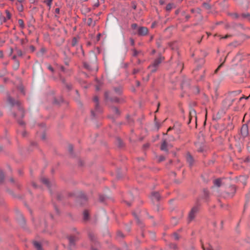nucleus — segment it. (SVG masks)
Masks as SVG:
<instances>
[{
  "instance_id": "nucleus-1",
  "label": "nucleus",
  "mask_w": 250,
  "mask_h": 250,
  "mask_svg": "<svg viewBox=\"0 0 250 250\" xmlns=\"http://www.w3.org/2000/svg\"><path fill=\"white\" fill-rule=\"evenodd\" d=\"M9 103L12 105H16L19 110V114L21 117L24 116V112L22 110V107L20 106V103L18 100H15L11 97H9L8 99Z\"/></svg>"
},
{
  "instance_id": "nucleus-2",
  "label": "nucleus",
  "mask_w": 250,
  "mask_h": 250,
  "mask_svg": "<svg viewBox=\"0 0 250 250\" xmlns=\"http://www.w3.org/2000/svg\"><path fill=\"white\" fill-rule=\"evenodd\" d=\"M164 60V58L163 57L160 56L158 58L156 59L152 64V65H149L148 68L151 69V72L154 73L156 72L157 69V68L159 64L162 62Z\"/></svg>"
},
{
  "instance_id": "nucleus-3",
  "label": "nucleus",
  "mask_w": 250,
  "mask_h": 250,
  "mask_svg": "<svg viewBox=\"0 0 250 250\" xmlns=\"http://www.w3.org/2000/svg\"><path fill=\"white\" fill-rule=\"evenodd\" d=\"M92 57L94 59V62L90 64L87 62H84L83 63L84 67L89 70H92L93 69H95L97 70V65L96 63L97 57L96 55L93 53L92 54Z\"/></svg>"
},
{
  "instance_id": "nucleus-4",
  "label": "nucleus",
  "mask_w": 250,
  "mask_h": 250,
  "mask_svg": "<svg viewBox=\"0 0 250 250\" xmlns=\"http://www.w3.org/2000/svg\"><path fill=\"white\" fill-rule=\"evenodd\" d=\"M203 138V134L201 132L200 133V135L198 137L199 141L195 143V146L197 147L198 151L200 152H202L203 148L202 145V141Z\"/></svg>"
},
{
  "instance_id": "nucleus-5",
  "label": "nucleus",
  "mask_w": 250,
  "mask_h": 250,
  "mask_svg": "<svg viewBox=\"0 0 250 250\" xmlns=\"http://www.w3.org/2000/svg\"><path fill=\"white\" fill-rule=\"evenodd\" d=\"M148 29L144 26L139 27L137 28V34L140 36H144L147 34Z\"/></svg>"
},
{
  "instance_id": "nucleus-6",
  "label": "nucleus",
  "mask_w": 250,
  "mask_h": 250,
  "mask_svg": "<svg viewBox=\"0 0 250 250\" xmlns=\"http://www.w3.org/2000/svg\"><path fill=\"white\" fill-rule=\"evenodd\" d=\"M198 208L197 207H194L191 209V210L188 215V221L189 222L191 221L194 218V217H195L196 214H197V213L198 212Z\"/></svg>"
},
{
  "instance_id": "nucleus-7",
  "label": "nucleus",
  "mask_w": 250,
  "mask_h": 250,
  "mask_svg": "<svg viewBox=\"0 0 250 250\" xmlns=\"http://www.w3.org/2000/svg\"><path fill=\"white\" fill-rule=\"evenodd\" d=\"M72 47H77V50H80L83 53V48L81 45H78V39L76 37H74L72 39L71 43Z\"/></svg>"
},
{
  "instance_id": "nucleus-8",
  "label": "nucleus",
  "mask_w": 250,
  "mask_h": 250,
  "mask_svg": "<svg viewBox=\"0 0 250 250\" xmlns=\"http://www.w3.org/2000/svg\"><path fill=\"white\" fill-rule=\"evenodd\" d=\"M233 102V100L227 98L223 102V106L227 109L232 105Z\"/></svg>"
},
{
  "instance_id": "nucleus-9",
  "label": "nucleus",
  "mask_w": 250,
  "mask_h": 250,
  "mask_svg": "<svg viewBox=\"0 0 250 250\" xmlns=\"http://www.w3.org/2000/svg\"><path fill=\"white\" fill-rule=\"evenodd\" d=\"M169 147H171V146L168 144L166 140H164L161 146V150L167 151Z\"/></svg>"
},
{
  "instance_id": "nucleus-10",
  "label": "nucleus",
  "mask_w": 250,
  "mask_h": 250,
  "mask_svg": "<svg viewBox=\"0 0 250 250\" xmlns=\"http://www.w3.org/2000/svg\"><path fill=\"white\" fill-rule=\"evenodd\" d=\"M151 197L153 201H158L160 199V195L158 192H152Z\"/></svg>"
},
{
  "instance_id": "nucleus-11",
  "label": "nucleus",
  "mask_w": 250,
  "mask_h": 250,
  "mask_svg": "<svg viewBox=\"0 0 250 250\" xmlns=\"http://www.w3.org/2000/svg\"><path fill=\"white\" fill-rule=\"evenodd\" d=\"M187 162L188 163L189 167H191L193 166V163H194V160L190 154H187Z\"/></svg>"
},
{
  "instance_id": "nucleus-12",
  "label": "nucleus",
  "mask_w": 250,
  "mask_h": 250,
  "mask_svg": "<svg viewBox=\"0 0 250 250\" xmlns=\"http://www.w3.org/2000/svg\"><path fill=\"white\" fill-rule=\"evenodd\" d=\"M69 244L70 246H74L75 242L77 241L78 238L76 236H70L68 238Z\"/></svg>"
},
{
  "instance_id": "nucleus-13",
  "label": "nucleus",
  "mask_w": 250,
  "mask_h": 250,
  "mask_svg": "<svg viewBox=\"0 0 250 250\" xmlns=\"http://www.w3.org/2000/svg\"><path fill=\"white\" fill-rule=\"evenodd\" d=\"M6 17H2V21L3 22H6L8 20H10L11 18V15L9 11L7 10H5Z\"/></svg>"
},
{
  "instance_id": "nucleus-14",
  "label": "nucleus",
  "mask_w": 250,
  "mask_h": 250,
  "mask_svg": "<svg viewBox=\"0 0 250 250\" xmlns=\"http://www.w3.org/2000/svg\"><path fill=\"white\" fill-rule=\"evenodd\" d=\"M189 122L188 123L191 121V120L192 117L195 118V120L196 121V111L194 109H191L189 112Z\"/></svg>"
},
{
  "instance_id": "nucleus-15",
  "label": "nucleus",
  "mask_w": 250,
  "mask_h": 250,
  "mask_svg": "<svg viewBox=\"0 0 250 250\" xmlns=\"http://www.w3.org/2000/svg\"><path fill=\"white\" fill-rule=\"evenodd\" d=\"M41 180L42 182L48 188L50 187L51 183L47 178L42 177Z\"/></svg>"
},
{
  "instance_id": "nucleus-16",
  "label": "nucleus",
  "mask_w": 250,
  "mask_h": 250,
  "mask_svg": "<svg viewBox=\"0 0 250 250\" xmlns=\"http://www.w3.org/2000/svg\"><path fill=\"white\" fill-rule=\"evenodd\" d=\"M89 218V213L88 210H85L83 212V220L84 221H87Z\"/></svg>"
},
{
  "instance_id": "nucleus-17",
  "label": "nucleus",
  "mask_w": 250,
  "mask_h": 250,
  "mask_svg": "<svg viewBox=\"0 0 250 250\" xmlns=\"http://www.w3.org/2000/svg\"><path fill=\"white\" fill-rule=\"evenodd\" d=\"M87 24L88 26H94L96 24V21H93L92 18H89L87 19Z\"/></svg>"
},
{
  "instance_id": "nucleus-18",
  "label": "nucleus",
  "mask_w": 250,
  "mask_h": 250,
  "mask_svg": "<svg viewBox=\"0 0 250 250\" xmlns=\"http://www.w3.org/2000/svg\"><path fill=\"white\" fill-rule=\"evenodd\" d=\"M33 244H34L35 248L37 250H42L41 245L39 242L35 241L33 242Z\"/></svg>"
},
{
  "instance_id": "nucleus-19",
  "label": "nucleus",
  "mask_w": 250,
  "mask_h": 250,
  "mask_svg": "<svg viewBox=\"0 0 250 250\" xmlns=\"http://www.w3.org/2000/svg\"><path fill=\"white\" fill-rule=\"evenodd\" d=\"M214 185L217 187H220L221 185V180L219 179L215 180L214 181Z\"/></svg>"
},
{
  "instance_id": "nucleus-20",
  "label": "nucleus",
  "mask_w": 250,
  "mask_h": 250,
  "mask_svg": "<svg viewBox=\"0 0 250 250\" xmlns=\"http://www.w3.org/2000/svg\"><path fill=\"white\" fill-rule=\"evenodd\" d=\"M204 250H215L210 244H207L206 247H204Z\"/></svg>"
},
{
  "instance_id": "nucleus-21",
  "label": "nucleus",
  "mask_w": 250,
  "mask_h": 250,
  "mask_svg": "<svg viewBox=\"0 0 250 250\" xmlns=\"http://www.w3.org/2000/svg\"><path fill=\"white\" fill-rule=\"evenodd\" d=\"M18 23L21 28L22 29L24 28V21L22 20L19 19L18 20Z\"/></svg>"
},
{
  "instance_id": "nucleus-22",
  "label": "nucleus",
  "mask_w": 250,
  "mask_h": 250,
  "mask_svg": "<svg viewBox=\"0 0 250 250\" xmlns=\"http://www.w3.org/2000/svg\"><path fill=\"white\" fill-rule=\"evenodd\" d=\"M225 111H224L223 110H221L217 113V117L218 118H220L222 115L225 114Z\"/></svg>"
},
{
  "instance_id": "nucleus-23",
  "label": "nucleus",
  "mask_w": 250,
  "mask_h": 250,
  "mask_svg": "<svg viewBox=\"0 0 250 250\" xmlns=\"http://www.w3.org/2000/svg\"><path fill=\"white\" fill-rule=\"evenodd\" d=\"M52 1H53V0H45L44 1V2L45 3H46L47 4V5L49 7V8H50L51 4H52Z\"/></svg>"
},
{
  "instance_id": "nucleus-24",
  "label": "nucleus",
  "mask_w": 250,
  "mask_h": 250,
  "mask_svg": "<svg viewBox=\"0 0 250 250\" xmlns=\"http://www.w3.org/2000/svg\"><path fill=\"white\" fill-rule=\"evenodd\" d=\"M204 201L207 200L209 196V194L208 191L204 190Z\"/></svg>"
},
{
  "instance_id": "nucleus-25",
  "label": "nucleus",
  "mask_w": 250,
  "mask_h": 250,
  "mask_svg": "<svg viewBox=\"0 0 250 250\" xmlns=\"http://www.w3.org/2000/svg\"><path fill=\"white\" fill-rule=\"evenodd\" d=\"M231 16L233 19H236L239 18V15L236 13L231 14Z\"/></svg>"
},
{
  "instance_id": "nucleus-26",
  "label": "nucleus",
  "mask_w": 250,
  "mask_h": 250,
  "mask_svg": "<svg viewBox=\"0 0 250 250\" xmlns=\"http://www.w3.org/2000/svg\"><path fill=\"white\" fill-rule=\"evenodd\" d=\"M4 175L3 172L0 170V183H1L4 180Z\"/></svg>"
},
{
  "instance_id": "nucleus-27",
  "label": "nucleus",
  "mask_w": 250,
  "mask_h": 250,
  "mask_svg": "<svg viewBox=\"0 0 250 250\" xmlns=\"http://www.w3.org/2000/svg\"><path fill=\"white\" fill-rule=\"evenodd\" d=\"M172 7H173V4H171V3H169L166 6V10L167 11H169L172 8Z\"/></svg>"
},
{
  "instance_id": "nucleus-28",
  "label": "nucleus",
  "mask_w": 250,
  "mask_h": 250,
  "mask_svg": "<svg viewBox=\"0 0 250 250\" xmlns=\"http://www.w3.org/2000/svg\"><path fill=\"white\" fill-rule=\"evenodd\" d=\"M19 66H20L19 62L17 61H16L15 64L14 65V69H15V70L18 69V68L19 67Z\"/></svg>"
},
{
  "instance_id": "nucleus-29",
  "label": "nucleus",
  "mask_w": 250,
  "mask_h": 250,
  "mask_svg": "<svg viewBox=\"0 0 250 250\" xmlns=\"http://www.w3.org/2000/svg\"><path fill=\"white\" fill-rule=\"evenodd\" d=\"M16 54L18 56L21 57L22 55V52L21 50L20 49H16Z\"/></svg>"
},
{
  "instance_id": "nucleus-30",
  "label": "nucleus",
  "mask_w": 250,
  "mask_h": 250,
  "mask_svg": "<svg viewBox=\"0 0 250 250\" xmlns=\"http://www.w3.org/2000/svg\"><path fill=\"white\" fill-rule=\"evenodd\" d=\"M88 236H89V238L92 241H93L94 240L95 236H94V234L93 233H92V232H89V234H88Z\"/></svg>"
},
{
  "instance_id": "nucleus-31",
  "label": "nucleus",
  "mask_w": 250,
  "mask_h": 250,
  "mask_svg": "<svg viewBox=\"0 0 250 250\" xmlns=\"http://www.w3.org/2000/svg\"><path fill=\"white\" fill-rule=\"evenodd\" d=\"M231 190L232 191L233 193H232V194L231 195V196H233V195H234V193L235 192V191H236V188H235V187L234 186H232L230 188Z\"/></svg>"
},
{
  "instance_id": "nucleus-32",
  "label": "nucleus",
  "mask_w": 250,
  "mask_h": 250,
  "mask_svg": "<svg viewBox=\"0 0 250 250\" xmlns=\"http://www.w3.org/2000/svg\"><path fill=\"white\" fill-rule=\"evenodd\" d=\"M250 17V14L249 13H245L242 15V17L244 18H247Z\"/></svg>"
},
{
  "instance_id": "nucleus-33",
  "label": "nucleus",
  "mask_w": 250,
  "mask_h": 250,
  "mask_svg": "<svg viewBox=\"0 0 250 250\" xmlns=\"http://www.w3.org/2000/svg\"><path fill=\"white\" fill-rule=\"evenodd\" d=\"M131 27L133 29H136L137 30L138 25L136 23H133L131 25Z\"/></svg>"
},
{
  "instance_id": "nucleus-34",
  "label": "nucleus",
  "mask_w": 250,
  "mask_h": 250,
  "mask_svg": "<svg viewBox=\"0 0 250 250\" xmlns=\"http://www.w3.org/2000/svg\"><path fill=\"white\" fill-rule=\"evenodd\" d=\"M94 101L96 103V107L98 106V98L97 96H95L93 99Z\"/></svg>"
},
{
  "instance_id": "nucleus-35",
  "label": "nucleus",
  "mask_w": 250,
  "mask_h": 250,
  "mask_svg": "<svg viewBox=\"0 0 250 250\" xmlns=\"http://www.w3.org/2000/svg\"><path fill=\"white\" fill-rule=\"evenodd\" d=\"M115 92L118 94H120L121 92V88L120 87L115 88Z\"/></svg>"
},
{
  "instance_id": "nucleus-36",
  "label": "nucleus",
  "mask_w": 250,
  "mask_h": 250,
  "mask_svg": "<svg viewBox=\"0 0 250 250\" xmlns=\"http://www.w3.org/2000/svg\"><path fill=\"white\" fill-rule=\"evenodd\" d=\"M204 9H209L210 8V6L208 4H207L205 2H204Z\"/></svg>"
},
{
  "instance_id": "nucleus-37",
  "label": "nucleus",
  "mask_w": 250,
  "mask_h": 250,
  "mask_svg": "<svg viewBox=\"0 0 250 250\" xmlns=\"http://www.w3.org/2000/svg\"><path fill=\"white\" fill-rule=\"evenodd\" d=\"M173 237H174L175 240H178L179 239V235H178L177 233H175L173 234Z\"/></svg>"
},
{
  "instance_id": "nucleus-38",
  "label": "nucleus",
  "mask_w": 250,
  "mask_h": 250,
  "mask_svg": "<svg viewBox=\"0 0 250 250\" xmlns=\"http://www.w3.org/2000/svg\"><path fill=\"white\" fill-rule=\"evenodd\" d=\"M247 179V177L245 176H241L240 177V181H243V180H246Z\"/></svg>"
},
{
  "instance_id": "nucleus-39",
  "label": "nucleus",
  "mask_w": 250,
  "mask_h": 250,
  "mask_svg": "<svg viewBox=\"0 0 250 250\" xmlns=\"http://www.w3.org/2000/svg\"><path fill=\"white\" fill-rule=\"evenodd\" d=\"M112 109L116 114H119V110L116 107H113Z\"/></svg>"
},
{
  "instance_id": "nucleus-40",
  "label": "nucleus",
  "mask_w": 250,
  "mask_h": 250,
  "mask_svg": "<svg viewBox=\"0 0 250 250\" xmlns=\"http://www.w3.org/2000/svg\"><path fill=\"white\" fill-rule=\"evenodd\" d=\"M19 216L21 222L24 223V220L21 214L19 213Z\"/></svg>"
},
{
  "instance_id": "nucleus-41",
  "label": "nucleus",
  "mask_w": 250,
  "mask_h": 250,
  "mask_svg": "<svg viewBox=\"0 0 250 250\" xmlns=\"http://www.w3.org/2000/svg\"><path fill=\"white\" fill-rule=\"evenodd\" d=\"M222 65H223V63L218 66V67L217 68V69L215 70L214 73H216L217 72V71L219 70V69L222 67Z\"/></svg>"
},
{
  "instance_id": "nucleus-42",
  "label": "nucleus",
  "mask_w": 250,
  "mask_h": 250,
  "mask_svg": "<svg viewBox=\"0 0 250 250\" xmlns=\"http://www.w3.org/2000/svg\"><path fill=\"white\" fill-rule=\"evenodd\" d=\"M138 54H139V52H138L137 50H133V55L134 56H137Z\"/></svg>"
},
{
  "instance_id": "nucleus-43",
  "label": "nucleus",
  "mask_w": 250,
  "mask_h": 250,
  "mask_svg": "<svg viewBox=\"0 0 250 250\" xmlns=\"http://www.w3.org/2000/svg\"><path fill=\"white\" fill-rule=\"evenodd\" d=\"M117 235H118V236L121 237H123L124 236L123 234L120 231L118 232Z\"/></svg>"
},
{
  "instance_id": "nucleus-44",
  "label": "nucleus",
  "mask_w": 250,
  "mask_h": 250,
  "mask_svg": "<svg viewBox=\"0 0 250 250\" xmlns=\"http://www.w3.org/2000/svg\"><path fill=\"white\" fill-rule=\"evenodd\" d=\"M165 160V157L164 156H160L159 159V161L161 162Z\"/></svg>"
},
{
  "instance_id": "nucleus-45",
  "label": "nucleus",
  "mask_w": 250,
  "mask_h": 250,
  "mask_svg": "<svg viewBox=\"0 0 250 250\" xmlns=\"http://www.w3.org/2000/svg\"><path fill=\"white\" fill-rule=\"evenodd\" d=\"M68 150L70 152H71L73 150V146L72 145H69L68 146Z\"/></svg>"
},
{
  "instance_id": "nucleus-46",
  "label": "nucleus",
  "mask_w": 250,
  "mask_h": 250,
  "mask_svg": "<svg viewBox=\"0 0 250 250\" xmlns=\"http://www.w3.org/2000/svg\"><path fill=\"white\" fill-rule=\"evenodd\" d=\"M55 12L56 14H59L60 13V9L59 8H57L55 9Z\"/></svg>"
},
{
  "instance_id": "nucleus-47",
  "label": "nucleus",
  "mask_w": 250,
  "mask_h": 250,
  "mask_svg": "<svg viewBox=\"0 0 250 250\" xmlns=\"http://www.w3.org/2000/svg\"><path fill=\"white\" fill-rule=\"evenodd\" d=\"M48 69L49 70H50L51 71H52V72H53V67H52L51 66H50V65H49V66H48Z\"/></svg>"
},
{
  "instance_id": "nucleus-48",
  "label": "nucleus",
  "mask_w": 250,
  "mask_h": 250,
  "mask_svg": "<svg viewBox=\"0 0 250 250\" xmlns=\"http://www.w3.org/2000/svg\"><path fill=\"white\" fill-rule=\"evenodd\" d=\"M130 43L132 45H133L134 44V40L132 39H130Z\"/></svg>"
},
{
  "instance_id": "nucleus-49",
  "label": "nucleus",
  "mask_w": 250,
  "mask_h": 250,
  "mask_svg": "<svg viewBox=\"0 0 250 250\" xmlns=\"http://www.w3.org/2000/svg\"><path fill=\"white\" fill-rule=\"evenodd\" d=\"M250 141L249 142V144H248V145L247 146V149H248V150L250 152Z\"/></svg>"
},
{
  "instance_id": "nucleus-50",
  "label": "nucleus",
  "mask_w": 250,
  "mask_h": 250,
  "mask_svg": "<svg viewBox=\"0 0 250 250\" xmlns=\"http://www.w3.org/2000/svg\"><path fill=\"white\" fill-rule=\"evenodd\" d=\"M229 37H230V35H226V36H224V37H222L221 38V39H227L228 38H229Z\"/></svg>"
},
{
  "instance_id": "nucleus-51",
  "label": "nucleus",
  "mask_w": 250,
  "mask_h": 250,
  "mask_svg": "<svg viewBox=\"0 0 250 250\" xmlns=\"http://www.w3.org/2000/svg\"><path fill=\"white\" fill-rule=\"evenodd\" d=\"M3 57V54L1 51H0V58H2Z\"/></svg>"
},
{
  "instance_id": "nucleus-52",
  "label": "nucleus",
  "mask_w": 250,
  "mask_h": 250,
  "mask_svg": "<svg viewBox=\"0 0 250 250\" xmlns=\"http://www.w3.org/2000/svg\"><path fill=\"white\" fill-rule=\"evenodd\" d=\"M30 49H31V50L32 51H34L35 50V47H34L33 46H32V45H31V46L30 47Z\"/></svg>"
},
{
  "instance_id": "nucleus-53",
  "label": "nucleus",
  "mask_w": 250,
  "mask_h": 250,
  "mask_svg": "<svg viewBox=\"0 0 250 250\" xmlns=\"http://www.w3.org/2000/svg\"><path fill=\"white\" fill-rule=\"evenodd\" d=\"M204 102H208V98L206 97V96L204 95Z\"/></svg>"
},
{
  "instance_id": "nucleus-54",
  "label": "nucleus",
  "mask_w": 250,
  "mask_h": 250,
  "mask_svg": "<svg viewBox=\"0 0 250 250\" xmlns=\"http://www.w3.org/2000/svg\"><path fill=\"white\" fill-rule=\"evenodd\" d=\"M21 44H23L25 43V41L23 39L21 40Z\"/></svg>"
},
{
  "instance_id": "nucleus-55",
  "label": "nucleus",
  "mask_w": 250,
  "mask_h": 250,
  "mask_svg": "<svg viewBox=\"0 0 250 250\" xmlns=\"http://www.w3.org/2000/svg\"><path fill=\"white\" fill-rule=\"evenodd\" d=\"M19 123L21 125H24V123L22 122V121H19Z\"/></svg>"
},
{
  "instance_id": "nucleus-56",
  "label": "nucleus",
  "mask_w": 250,
  "mask_h": 250,
  "mask_svg": "<svg viewBox=\"0 0 250 250\" xmlns=\"http://www.w3.org/2000/svg\"><path fill=\"white\" fill-rule=\"evenodd\" d=\"M186 84L183 82L182 84V87L183 88L185 86Z\"/></svg>"
},
{
  "instance_id": "nucleus-57",
  "label": "nucleus",
  "mask_w": 250,
  "mask_h": 250,
  "mask_svg": "<svg viewBox=\"0 0 250 250\" xmlns=\"http://www.w3.org/2000/svg\"><path fill=\"white\" fill-rule=\"evenodd\" d=\"M10 182H12V183H13V182H14V179H13V178H11V179H10Z\"/></svg>"
},
{
  "instance_id": "nucleus-58",
  "label": "nucleus",
  "mask_w": 250,
  "mask_h": 250,
  "mask_svg": "<svg viewBox=\"0 0 250 250\" xmlns=\"http://www.w3.org/2000/svg\"><path fill=\"white\" fill-rule=\"evenodd\" d=\"M113 101H114L115 102H118V99L117 98H115V99L113 100Z\"/></svg>"
},
{
  "instance_id": "nucleus-59",
  "label": "nucleus",
  "mask_w": 250,
  "mask_h": 250,
  "mask_svg": "<svg viewBox=\"0 0 250 250\" xmlns=\"http://www.w3.org/2000/svg\"><path fill=\"white\" fill-rule=\"evenodd\" d=\"M16 55H14L13 57V59L14 60H15L16 59Z\"/></svg>"
},
{
  "instance_id": "nucleus-60",
  "label": "nucleus",
  "mask_w": 250,
  "mask_h": 250,
  "mask_svg": "<svg viewBox=\"0 0 250 250\" xmlns=\"http://www.w3.org/2000/svg\"><path fill=\"white\" fill-rule=\"evenodd\" d=\"M18 1L20 2H22V1H24V0H18Z\"/></svg>"
},
{
  "instance_id": "nucleus-61",
  "label": "nucleus",
  "mask_w": 250,
  "mask_h": 250,
  "mask_svg": "<svg viewBox=\"0 0 250 250\" xmlns=\"http://www.w3.org/2000/svg\"><path fill=\"white\" fill-rule=\"evenodd\" d=\"M137 84L138 86H139L140 85V82H137Z\"/></svg>"
},
{
  "instance_id": "nucleus-62",
  "label": "nucleus",
  "mask_w": 250,
  "mask_h": 250,
  "mask_svg": "<svg viewBox=\"0 0 250 250\" xmlns=\"http://www.w3.org/2000/svg\"><path fill=\"white\" fill-rule=\"evenodd\" d=\"M138 72V70H134V73H136Z\"/></svg>"
},
{
  "instance_id": "nucleus-63",
  "label": "nucleus",
  "mask_w": 250,
  "mask_h": 250,
  "mask_svg": "<svg viewBox=\"0 0 250 250\" xmlns=\"http://www.w3.org/2000/svg\"><path fill=\"white\" fill-rule=\"evenodd\" d=\"M99 89H100V88H99V87L98 86H97V87H96V89H97V90H99Z\"/></svg>"
},
{
  "instance_id": "nucleus-64",
  "label": "nucleus",
  "mask_w": 250,
  "mask_h": 250,
  "mask_svg": "<svg viewBox=\"0 0 250 250\" xmlns=\"http://www.w3.org/2000/svg\"><path fill=\"white\" fill-rule=\"evenodd\" d=\"M98 5H99L98 3L95 4V6H96V7L98 6Z\"/></svg>"
}]
</instances>
